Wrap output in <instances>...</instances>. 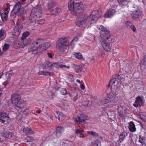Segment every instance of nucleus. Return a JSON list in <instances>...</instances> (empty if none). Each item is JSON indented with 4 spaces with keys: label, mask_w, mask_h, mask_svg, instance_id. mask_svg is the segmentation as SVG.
<instances>
[{
    "label": "nucleus",
    "mask_w": 146,
    "mask_h": 146,
    "mask_svg": "<svg viewBox=\"0 0 146 146\" xmlns=\"http://www.w3.org/2000/svg\"><path fill=\"white\" fill-rule=\"evenodd\" d=\"M41 10L40 6H37L35 8H34L32 10L30 17V22L33 23L36 21L39 24H42L44 22V20H37V18L41 17Z\"/></svg>",
    "instance_id": "1"
},
{
    "label": "nucleus",
    "mask_w": 146,
    "mask_h": 146,
    "mask_svg": "<svg viewBox=\"0 0 146 146\" xmlns=\"http://www.w3.org/2000/svg\"><path fill=\"white\" fill-rule=\"evenodd\" d=\"M68 8L72 13L77 15L83 12L84 7L82 3H75L74 0H70L68 3Z\"/></svg>",
    "instance_id": "2"
},
{
    "label": "nucleus",
    "mask_w": 146,
    "mask_h": 146,
    "mask_svg": "<svg viewBox=\"0 0 146 146\" xmlns=\"http://www.w3.org/2000/svg\"><path fill=\"white\" fill-rule=\"evenodd\" d=\"M21 3L19 1L17 2L13 6L11 12V16H13V18L16 17V16L21 17L24 13L25 9L22 7Z\"/></svg>",
    "instance_id": "3"
},
{
    "label": "nucleus",
    "mask_w": 146,
    "mask_h": 146,
    "mask_svg": "<svg viewBox=\"0 0 146 146\" xmlns=\"http://www.w3.org/2000/svg\"><path fill=\"white\" fill-rule=\"evenodd\" d=\"M57 46L60 52H64L68 48L69 42L66 38L59 39L56 42Z\"/></svg>",
    "instance_id": "4"
},
{
    "label": "nucleus",
    "mask_w": 146,
    "mask_h": 146,
    "mask_svg": "<svg viewBox=\"0 0 146 146\" xmlns=\"http://www.w3.org/2000/svg\"><path fill=\"white\" fill-rule=\"evenodd\" d=\"M119 76H116L111 80L108 85V87L113 88H116L121 84V81Z\"/></svg>",
    "instance_id": "5"
},
{
    "label": "nucleus",
    "mask_w": 146,
    "mask_h": 146,
    "mask_svg": "<svg viewBox=\"0 0 146 146\" xmlns=\"http://www.w3.org/2000/svg\"><path fill=\"white\" fill-rule=\"evenodd\" d=\"M102 15V13L100 11L96 10L92 11L90 16V21H96L98 18H100Z\"/></svg>",
    "instance_id": "6"
},
{
    "label": "nucleus",
    "mask_w": 146,
    "mask_h": 146,
    "mask_svg": "<svg viewBox=\"0 0 146 146\" xmlns=\"http://www.w3.org/2000/svg\"><path fill=\"white\" fill-rule=\"evenodd\" d=\"M87 19L88 17L86 16H82L78 17L76 19V25L80 27H83L85 25Z\"/></svg>",
    "instance_id": "7"
},
{
    "label": "nucleus",
    "mask_w": 146,
    "mask_h": 146,
    "mask_svg": "<svg viewBox=\"0 0 146 146\" xmlns=\"http://www.w3.org/2000/svg\"><path fill=\"white\" fill-rule=\"evenodd\" d=\"M0 120L3 123L7 124L10 121V118L7 114L2 113L0 114Z\"/></svg>",
    "instance_id": "8"
},
{
    "label": "nucleus",
    "mask_w": 146,
    "mask_h": 146,
    "mask_svg": "<svg viewBox=\"0 0 146 146\" xmlns=\"http://www.w3.org/2000/svg\"><path fill=\"white\" fill-rule=\"evenodd\" d=\"M26 40H22L21 41L16 40L15 41L14 44V47L16 48H23L27 44Z\"/></svg>",
    "instance_id": "9"
},
{
    "label": "nucleus",
    "mask_w": 146,
    "mask_h": 146,
    "mask_svg": "<svg viewBox=\"0 0 146 146\" xmlns=\"http://www.w3.org/2000/svg\"><path fill=\"white\" fill-rule=\"evenodd\" d=\"M73 120L80 124L84 123L86 119V116L84 114H80L78 115L76 118H73Z\"/></svg>",
    "instance_id": "10"
},
{
    "label": "nucleus",
    "mask_w": 146,
    "mask_h": 146,
    "mask_svg": "<svg viewBox=\"0 0 146 146\" xmlns=\"http://www.w3.org/2000/svg\"><path fill=\"white\" fill-rule=\"evenodd\" d=\"M143 15L141 11L139 9L134 11L132 15L133 18L137 20H139L141 19Z\"/></svg>",
    "instance_id": "11"
},
{
    "label": "nucleus",
    "mask_w": 146,
    "mask_h": 146,
    "mask_svg": "<svg viewBox=\"0 0 146 146\" xmlns=\"http://www.w3.org/2000/svg\"><path fill=\"white\" fill-rule=\"evenodd\" d=\"M127 109L123 106H119L117 108L118 115L120 117L124 116L126 113Z\"/></svg>",
    "instance_id": "12"
},
{
    "label": "nucleus",
    "mask_w": 146,
    "mask_h": 146,
    "mask_svg": "<svg viewBox=\"0 0 146 146\" xmlns=\"http://www.w3.org/2000/svg\"><path fill=\"white\" fill-rule=\"evenodd\" d=\"M97 28L101 31L100 32V34L101 37H104V34L105 33L108 35V30L104 27L102 25H99L97 26Z\"/></svg>",
    "instance_id": "13"
},
{
    "label": "nucleus",
    "mask_w": 146,
    "mask_h": 146,
    "mask_svg": "<svg viewBox=\"0 0 146 146\" xmlns=\"http://www.w3.org/2000/svg\"><path fill=\"white\" fill-rule=\"evenodd\" d=\"M100 44L103 48L106 51H109L111 49V46L110 43L106 40L100 41Z\"/></svg>",
    "instance_id": "14"
},
{
    "label": "nucleus",
    "mask_w": 146,
    "mask_h": 146,
    "mask_svg": "<svg viewBox=\"0 0 146 146\" xmlns=\"http://www.w3.org/2000/svg\"><path fill=\"white\" fill-rule=\"evenodd\" d=\"M11 99L13 104L15 106L16 105H18V102L21 100L20 96L17 94H14L12 95Z\"/></svg>",
    "instance_id": "15"
},
{
    "label": "nucleus",
    "mask_w": 146,
    "mask_h": 146,
    "mask_svg": "<svg viewBox=\"0 0 146 146\" xmlns=\"http://www.w3.org/2000/svg\"><path fill=\"white\" fill-rule=\"evenodd\" d=\"M42 40V39L39 38L34 41L30 45L31 48L29 49V52L31 51V49H35L38 46L41 44Z\"/></svg>",
    "instance_id": "16"
},
{
    "label": "nucleus",
    "mask_w": 146,
    "mask_h": 146,
    "mask_svg": "<svg viewBox=\"0 0 146 146\" xmlns=\"http://www.w3.org/2000/svg\"><path fill=\"white\" fill-rule=\"evenodd\" d=\"M44 50V46L42 44L39 45L35 49H31V51L34 54H36L38 53H40L43 52Z\"/></svg>",
    "instance_id": "17"
},
{
    "label": "nucleus",
    "mask_w": 146,
    "mask_h": 146,
    "mask_svg": "<svg viewBox=\"0 0 146 146\" xmlns=\"http://www.w3.org/2000/svg\"><path fill=\"white\" fill-rule=\"evenodd\" d=\"M143 103V101L141 98L138 96L136 98L135 102L133 104V106L135 107H137L141 106Z\"/></svg>",
    "instance_id": "18"
},
{
    "label": "nucleus",
    "mask_w": 146,
    "mask_h": 146,
    "mask_svg": "<svg viewBox=\"0 0 146 146\" xmlns=\"http://www.w3.org/2000/svg\"><path fill=\"white\" fill-rule=\"evenodd\" d=\"M54 64L48 62L44 63L42 64V67L44 68L51 69H54Z\"/></svg>",
    "instance_id": "19"
},
{
    "label": "nucleus",
    "mask_w": 146,
    "mask_h": 146,
    "mask_svg": "<svg viewBox=\"0 0 146 146\" xmlns=\"http://www.w3.org/2000/svg\"><path fill=\"white\" fill-rule=\"evenodd\" d=\"M20 27V26L18 25L15 27L13 32V34L14 36L17 37L20 35L21 31V29Z\"/></svg>",
    "instance_id": "20"
},
{
    "label": "nucleus",
    "mask_w": 146,
    "mask_h": 146,
    "mask_svg": "<svg viewBox=\"0 0 146 146\" xmlns=\"http://www.w3.org/2000/svg\"><path fill=\"white\" fill-rule=\"evenodd\" d=\"M73 68L77 72H78L80 71L85 72L86 71V70L84 67L77 65H74Z\"/></svg>",
    "instance_id": "21"
},
{
    "label": "nucleus",
    "mask_w": 146,
    "mask_h": 146,
    "mask_svg": "<svg viewBox=\"0 0 146 146\" xmlns=\"http://www.w3.org/2000/svg\"><path fill=\"white\" fill-rule=\"evenodd\" d=\"M116 94L115 92H111L109 93L108 95L107 99L110 102H111L115 99Z\"/></svg>",
    "instance_id": "22"
},
{
    "label": "nucleus",
    "mask_w": 146,
    "mask_h": 146,
    "mask_svg": "<svg viewBox=\"0 0 146 146\" xmlns=\"http://www.w3.org/2000/svg\"><path fill=\"white\" fill-rule=\"evenodd\" d=\"M128 128L130 132H135L136 129L135 125L133 121H131L128 123Z\"/></svg>",
    "instance_id": "23"
},
{
    "label": "nucleus",
    "mask_w": 146,
    "mask_h": 146,
    "mask_svg": "<svg viewBox=\"0 0 146 146\" xmlns=\"http://www.w3.org/2000/svg\"><path fill=\"white\" fill-rule=\"evenodd\" d=\"M64 131L63 127L60 126H58L56 127V134L57 136L60 137L62 133Z\"/></svg>",
    "instance_id": "24"
},
{
    "label": "nucleus",
    "mask_w": 146,
    "mask_h": 146,
    "mask_svg": "<svg viewBox=\"0 0 146 146\" xmlns=\"http://www.w3.org/2000/svg\"><path fill=\"white\" fill-rule=\"evenodd\" d=\"M115 13L114 9H111L108 11L104 15V17L105 18H109L112 16Z\"/></svg>",
    "instance_id": "25"
},
{
    "label": "nucleus",
    "mask_w": 146,
    "mask_h": 146,
    "mask_svg": "<svg viewBox=\"0 0 146 146\" xmlns=\"http://www.w3.org/2000/svg\"><path fill=\"white\" fill-rule=\"evenodd\" d=\"M18 105H16L15 106L20 108H23L25 106V102L24 101L21 99L18 102Z\"/></svg>",
    "instance_id": "26"
},
{
    "label": "nucleus",
    "mask_w": 146,
    "mask_h": 146,
    "mask_svg": "<svg viewBox=\"0 0 146 146\" xmlns=\"http://www.w3.org/2000/svg\"><path fill=\"white\" fill-rule=\"evenodd\" d=\"M131 1V0H118V2L121 5H126Z\"/></svg>",
    "instance_id": "27"
},
{
    "label": "nucleus",
    "mask_w": 146,
    "mask_h": 146,
    "mask_svg": "<svg viewBox=\"0 0 146 146\" xmlns=\"http://www.w3.org/2000/svg\"><path fill=\"white\" fill-rule=\"evenodd\" d=\"M8 13L9 11L2 13L1 17L3 21H5L7 20L8 18Z\"/></svg>",
    "instance_id": "28"
},
{
    "label": "nucleus",
    "mask_w": 146,
    "mask_h": 146,
    "mask_svg": "<svg viewBox=\"0 0 146 146\" xmlns=\"http://www.w3.org/2000/svg\"><path fill=\"white\" fill-rule=\"evenodd\" d=\"M13 133L9 131H6L3 133V136L9 139L12 138L13 136Z\"/></svg>",
    "instance_id": "29"
},
{
    "label": "nucleus",
    "mask_w": 146,
    "mask_h": 146,
    "mask_svg": "<svg viewBox=\"0 0 146 146\" xmlns=\"http://www.w3.org/2000/svg\"><path fill=\"white\" fill-rule=\"evenodd\" d=\"M72 54L73 55L74 57L78 60L81 59L82 58V56L80 53L73 52Z\"/></svg>",
    "instance_id": "30"
},
{
    "label": "nucleus",
    "mask_w": 146,
    "mask_h": 146,
    "mask_svg": "<svg viewBox=\"0 0 146 146\" xmlns=\"http://www.w3.org/2000/svg\"><path fill=\"white\" fill-rule=\"evenodd\" d=\"M23 131L26 134H33L34 133L30 128L25 127L23 129Z\"/></svg>",
    "instance_id": "31"
},
{
    "label": "nucleus",
    "mask_w": 146,
    "mask_h": 146,
    "mask_svg": "<svg viewBox=\"0 0 146 146\" xmlns=\"http://www.w3.org/2000/svg\"><path fill=\"white\" fill-rule=\"evenodd\" d=\"M13 72L11 70H10L6 72L5 76V79L7 80L10 79L12 76Z\"/></svg>",
    "instance_id": "32"
},
{
    "label": "nucleus",
    "mask_w": 146,
    "mask_h": 146,
    "mask_svg": "<svg viewBox=\"0 0 146 146\" xmlns=\"http://www.w3.org/2000/svg\"><path fill=\"white\" fill-rule=\"evenodd\" d=\"M39 75H43L44 76L52 75L53 74L48 72L40 71L38 72Z\"/></svg>",
    "instance_id": "33"
},
{
    "label": "nucleus",
    "mask_w": 146,
    "mask_h": 146,
    "mask_svg": "<svg viewBox=\"0 0 146 146\" xmlns=\"http://www.w3.org/2000/svg\"><path fill=\"white\" fill-rule=\"evenodd\" d=\"M63 114L58 111L56 112V113H55V117L59 120H60V119H61L63 117Z\"/></svg>",
    "instance_id": "34"
},
{
    "label": "nucleus",
    "mask_w": 146,
    "mask_h": 146,
    "mask_svg": "<svg viewBox=\"0 0 146 146\" xmlns=\"http://www.w3.org/2000/svg\"><path fill=\"white\" fill-rule=\"evenodd\" d=\"M139 141L143 145H146L145 143V138L143 137H141L140 135H139Z\"/></svg>",
    "instance_id": "35"
},
{
    "label": "nucleus",
    "mask_w": 146,
    "mask_h": 146,
    "mask_svg": "<svg viewBox=\"0 0 146 146\" xmlns=\"http://www.w3.org/2000/svg\"><path fill=\"white\" fill-rule=\"evenodd\" d=\"M104 37H101L102 39V40H106L110 38V32L109 31L108 35H107L105 33V34H104Z\"/></svg>",
    "instance_id": "36"
},
{
    "label": "nucleus",
    "mask_w": 146,
    "mask_h": 146,
    "mask_svg": "<svg viewBox=\"0 0 146 146\" xmlns=\"http://www.w3.org/2000/svg\"><path fill=\"white\" fill-rule=\"evenodd\" d=\"M29 33L28 31L25 32L24 33L22 34V36L21 38V39L22 40L25 39L29 35Z\"/></svg>",
    "instance_id": "37"
},
{
    "label": "nucleus",
    "mask_w": 146,
    "mask_h": 146,
    "mask_svg": "<svg viewBox=\"0 0 146 146\" xmlns=\"http://www.w3.org/2000/svg\"><path fill=\"white\" fill-rule=\"evenodd\" d=\"M78 38L77 37L75 38L71 42L70 45L72 47H73L75 44L76 42L78 40Z\"/></svg>",
    "instance_id": "38"
},
{
    "label": "nucleus",
    "mask_w": 146,
    "mask_h": 146,
    "mask_svg": "<svg viewBox=\"0 0 146 146\" xmlns=\"http://www.w3.org/2000/svg\"><path fill=\"white\" fill-rule=\"evenodd\" d=\"M87 133L90 135H91L94 136H97L98 135V134L96 132L92 131H87Z\"/></svg>",
    "instance_id": "39"
},
{
    "label": "nucleus",
    "mask_w": 146,
    "mask_h": 146,
    "mask_svg": "<svg viewBox=\"0 0 146 146\" xmlns=\"http://www.w3.org/2000/svg\"><path fill=\"white\" fill-rule=\"evenodd\" d=\"M60 92L63 95H65L68 94L65 88H61L60 90Z\"/></svg>",
    "instance_id": "40"
},
{
    "label": "nucleus",
    "mask_w": 146,
    "mask_h": 146,
    "mask_svg": "<svg viewBox=\"0 0 146 146\" xmlns=\"http://www.w3.org/2000/svg\"><path fill=\"white\" fill-rule=\"evenodd\" d=\"M109 102H110L107 98H106L105 99L102 100L100 102V104L101 105H104Z\"/></svg>",
    "instance_id": "41"
},
{
    "label": "nucleus",
    "mask_w": 146,
    "mask_h": 146,
    "mask_svg": "<svg viewBox=\"0 0 146 146\" xmlns=\"http://www.w3.org/2000/svg\"><path fill=\"white\" fill-rule=\"evenodd\" d=\"M25 140L27 142H31L34 140V139L32 137L28 136L26 137Z\"/></svg>",
    "instance_id": "42"
},
{
    "label": "nucleus",
    "mask_w": 146,
    "mask_h": 146,
    "mask_svg": "<svg viewBox=\"0 0 146 146\" xmlns=\"http://www.w3.org/2000/svg\"><path fill=\"white\" fill-rule=\"evenodd\" d=\"M42 45L44 46V50L48 48L50 46V44L48 42L45 43L44 44H42Z\"/></svg>",
    "instance_id": "43"
},
{
    "label": "nucleus",
    "mask_w": 146,
    "mask_h": 146,
    "mask_svg": "<svg viewBox=\"0 0 146 146\" xmlns=\"http://www.w3.org/2000/svg\"><path fill=\"white\" fill-rule=\"evenodd\" d=\"M126 27L128 28H130L133 25V24L129 21H127L126 23Z\"/></svg>",
    "instance_id": "44"
},
{
    "label": "nucleus",
    "mask_w": 146,
    "mask_h": 146,
    "mask_svg": "<svg viewBox=\"0 0 146 146\" xmlns=\"http://www.w3.org/2000/svg\"><path fill=\"white\" fill-rule=\"evenodd\" d=\"M9 45L7 44H5L3 47V51H6L9 48Z\"/></svg>",
    "instance_id": "45"
},
{
    "label": "nucleus",
    "mask_w": 146,
    "mask_h": 146,
    "mask_svg": "<svg viewBox=\"0 0 146 146\" xmlns=\"http://www.w3.org/2000/svg\"><path fill=\"white\" fill-rule=\"evenodd\" d=\"M125 137V136L124 134L122 133L119 136V141L120 142L122 141Z\"/></svg>",
    "instance_id": "46"
},
{
    "label": "nucleus",
    "mask_w": 146,
    "mask_h": 146,
    "mask_svg": "<svg viewBox=\"0 0 146 146\" xmlns=\"http://www.w3.org/2000/svg\"><path fill=\"white\" fill-rule=\"evenodd\" d=\"M59 67L60 68L63 69H65L66 68H69V66H66L64 65H59Z\"/></svg>",
    "instance_id": "47"
},
{
    "label": "nucleus",
    "mask_w": 146,
    "mask_h": 146,
    "mask_svg": "<svg viewBox=\"0 0 146 146\" xmlns=\"http://www.w3.org/2000/svg\"><path fill=\"white\" fill-rule=\"evenodd\" d=\"M142 63L143 65L146 66V55L143 57L142 60Z\"/></svg>",
    "instance_id": "48"
},
{
    "label": "nucleus",
    "mask_w": 146,
    "mask_h": 146,
    "mask_svg": "<svg viewBox=\"0 0 146 146\" xmlns=\"http://www.w3.org/2000/svg\"><path fill=\"white\" fill-rule=\"evenodd\" d=\"M4 32L3 30L1 29L0 30V38L3 37L4 35Z\"/></svg>",
    "instance_id": "49"
},
{
    "label": "nucleus",
    "mask_w": 146,
    "mask_h": 146,
    "mask_svg": "<svg viewBox=\"0 0 146 146\" xmlns=\"http://www.w3.org/2000/svg\"><path fill=\"white\" fill-rule=\"evenodd\" d=\"M54 3L52 2H49L48 3V7L49 9H50L54 6Z\"/></svg>",
    "instance_id": "50"
},
{
    "label": "nucleus",
    "mask_w": 146,
    "mask_h": 146,
    "mask_svg": "<svg viewBox=\"0 0 146 146\" xmlns=\"http://www.w3.org/2000/svg\"><path fill=\"white\" fill-rule=\"evenodd\" d=\"M134 32H136V29L135 26L133 25V26L130 28Z\"/></svg>",
    "instance_id": "51"
},
{
    "label": "nucleus",
    "mask_w": 146,
    "mask_h": 146,
    "mask_svg": "<svg viewBox=\"0 0 146 146\" xmlns=\"http://www.w3.org/2000/svg\"><path fill=\"white\" fill-rule=\"evenodd\" d=\"M61 11V9L59 7H56L55 8V13H58L60 12Z\"/></svg>",
    "instance_id": "52"
},
{
    "label": "nucleus",
    "mask_w": 146,
    "mask_h": 146,
    "mask_svg": "<svg viewBox=\"0 0 146 146\" xmlns=\"http://www.w3.org/2000/svg\"><path fill=\"white\" fill-rule=\"evenodd\" d=\"M80 88L83 90H84L85 89V87L84 85L82 83L80 84Z\"/></svg>",
    "instance_id": "53"
},
{
    "label": "nucleus",
    "mask_w": 146,
    "mask_h": 146,
    "mask_svg": "<svg viewBox=\"0 0 146 146\" xmlns=\"http://www.w3.org/2000/svg\"><path fill=\"white\" fill-rule=\"evenodd\" d=\"M78 94H77L75 96H74V98H73V100L74 101H76L78 98Z\"/></svg>",
    "instance_id": "54"
},
{
    "label": "nucleus",
    "mask_w": 146,
    "mask_h": 146,
    "mask_svg": "<svg viewBox=\"0 0 146 146\" xmlns=\"http://www.w3.org/2000/svg\"><path fill=\"white\" fill-rule=\"evenodd\" d=\"M29 112V110L28 109H26L24 111V113L25 114H28Z\"/></svg>",
    "instance_id": "55"
},
{
    "label": "nucleus",
    "mask_w": 146,
    "mask_h": 146,
    "mask_svg": "<svg viewBox=\"0 0 146 146\" xmlns=\"http://www.w3.org/2000/svg\"><path fill=\"white\" fill-rule=\"evenodd\" d=\"M142 23V25H143L145 27H146V19L144 20Z\"/></svg>",
    "instance_id": "56"
},
{
    "label": "nucleus",
    "mask_w": 146,
    "mask_h": 146,
    "mask_svg": "<svg viewBox=\"0 0 146 146\" xmlns=\"http://www.w3.org/2000/svg\"><path fill=\"white\" fill-rule=\"evenodd\" d=\"M76 82H77L79 84H80V85L82 84V83H83V81H82V80L81 81L80 80H79V79H77L76 80Z\"/></svg>",
    "instance_id": "57"
},
{
    "label": "nucleus",
    "mask_w": 146,
    "mask_h": 146,
    "mask_svg": "<svg viewBox=\"0 0 146 146\" xmlns=\"http://www.w3.org/2000/svg\"><path fill=\"white\" fill-rule=\"evenodd\" d=\"M82 132V131L79 129H77L76 130V133L77 134H80Z\"/></svg>",
    "instance_id": "58"
},
{
    "label": "nucleus",
    "mask_w": 146,
    "mask_h": 146,
    "mask_svg": "<svg viewBox=\"0 0 146 146\" xmlns=\"http://www.w3.org/2000/svg\"><path fill=\"white\" fill-rule=\"evenodd\" d=\"M48 55L49 57L50 58H52V56H54V54H51L50 53H48Z\"/></svg>",
    "instance_id": "59"
},
{
    "label": "nucleus",
    "mask_w": 146,
    "mask_h": 146,
    "mask_svg": "<svg viewBox=\"0 0 146 146\" xmlns=\"http://www.w3.org/2000/svg\"><path fill=\"white\" fill-rule=\"evenodd\" d=\"M84 137V135L82 133H81L80 134V137H81L82 138H83Z\"/></svg>",
    "instance_id": "60"
},
{
    "label": "nucleus",
    "mask_w": 146,
    "mask_h": 146,
    "mask_svg": "<svg viewBox=\"0 0 146 146\" xmlns=\"http://www.w3.org/2000/svg\"><path fill=\"white\" fill-rule=\"evenodd\" d=\"M6 6H7V7H6L9 8L10 7V6H11V5L9 3H6Z\"/></svg>",
    "instance_id": "61"
},
{
    "label": "nucleus",
    "mask_w": 146,
    "mask_h": 146,
    "mask_svg": "<svg viewBox=\"0 0 146 146\" xmlns=\"http://www.w3.org/2000/svg\"><path fill=\"white\" fill-rule=\"evenodd\" d=\"M9 9V8L6 7L5 8L4 11H6V12H7V11L9 12V11L8 10V9Z\"/></svg>",
    "instance_id": "62"
},
{
    "label": "nucleus",
    "mask_w": 146,
    "mask_h": 146,
    "mask_svg": "<svg viewBox=\"0 0 146 146\" xmlns=\"http://www.w3.org/2000/svg\"><path fill=\"white\" fill-rule=\"evenodd\" d=\"M143 2L145 5H146V0H142Z\"/></svg>",
    "instance_id": "63"
},
{
    "label": "nucleus",
    "mask_w": 146,
    "mask_h": 146,
    "mask_svg": "<svg viewBox=\"0 0 146 146\" xmlns=\"http://www.w3.org/2000/svg\"><path fill=\"white\" fill-rule=\"evenodd\" d=\"M41 110H38L36 111V113H41Z\"/></svg>",
    "instance_id": "64"
}]
</instances>
